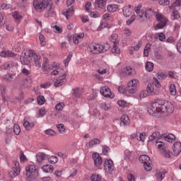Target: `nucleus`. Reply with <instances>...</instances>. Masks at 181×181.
Returning a JSON list of instances; mask_svg holds the SVG:
<instances>
[{"mask_svg": "<svg viewBox=\"0 0 181 181\" xmlns=\"http://www.w3.org/2000/svg\"><path fill=\"white\" fill-rule=\"evenodd\" d=\"M154 56H155L156 59H157V60L162 59V55L160 54V52H159V51H155Z\"/></svg>", "mask_w": 181, "mask_h": 181, "instance_id": "62", "label": "nucleus"}, {"mask_svg": "<svg viewBox=\"0 0 181 181\" xmlns=\"http://www.w3.org/2000/svg\"><path fill=\"white\" fill-rule=\"evenodd\" d=\"M12 9V6L11 4H6L5 3L0 4V11H8Z\"/></svg>", "mask_w": 181, "mask_h": 181, "instance_id": "36", "label": "nucleus"}, {"mask_svg": "<svg viewBox=\"0 0 181 181\" xmlns=\"http://www.w3.org/2000/svg\"><path fill=\"white\" fill-rule=\"evenodd\" d=\"M12 16L17 21H21V19H22V16H21V14H19V12L18 11H14L12 14Z\"/></svg>", "mask_w": 181, "mask_h": 181, "instance_id": "50", "label": "nucleus"}, {"mask_svg": "<svg viewBox=\"0 0 181 181\" xmlns=\"http://www.w3.org/2000/svg\"><path fill=\"white\" fill-rule=\"evenodd\" d=\"M107 2V0H95L94 5L96 8L98 7L100 8L101 9H104V8H105V4Z\"/></svg>", "mask_w": 181, "mask_h": 181, "instance_id": "18", "label": "nucleus"}, {"mask_svg": "<svg viewBox=\"0 0 181 181\" xmlns=\"http://www.w3.org/2000/svg\"><path fill=\"white\" fill-rule=\"evenodd\" d=\"M6 22V16H5V14L0 13V28H2L4 25H5Z\"/></svg>", "mask_w": 181, "mask_h": 181, "instance_id": "38", "label": "nucleus"}, {"mask_svg": "<svg viewBox=\"0 0 181 181\" xmlns=\"http://www.w3.org/2000/svg\"><path fill=\"white\" fill-rule=\"evenodd\" d=\"M63 108H64V103H58L55 106V109L57 110V111H62Z\"/></svg>", "mask_w": 181, "mask_h": 181, "instance_id": "57", "label": "nucleus"}, {"mask_svg": "<svg viewBox=\"0 0 181 181\" xmlns=\"http://www.w3.org/2000/svg\"><path fill=\"white\" fill-rule=\"evenodd\" d=\"M39 39L42 46H45L46 45V40H45V36L40 34L39 35Z\"/></svg>", "mask_w": 181, "mask_h": 181, "instance_id": "61", "label": "nucleus"}, {"mask_svg": "<svg viewBox=\"0 0 181 181\" xmlns=\"http://www.w3.org/2000/svg\"><path fill=\"white\" fill-rule=\"evenodd\" d=\"M12 67H13V62L11 61H8L1 66V68L3 69V70H9L12 69Z\"/></svg>", "mask_w": 181, "mask_h": 181, "instance_id": "21", "label": "nucleus"}, {"mask_svg": "<svg viewBox=\"0 0 181 181\" xmlns=\"http://www.w3.org/2000/svg\"><path fill=\"white\" fill-rule=\"evenodd\" d=\"M122 71L125 76H132L134 69L131 68V66H126Z\"/></svg>", "mask_w": 181, "mask_h": 181, "instance_id": "30", "label": "nucleus"}, {"mask_svg": "<svg viewBox=\"0 0 181 181\" xmlns=\"http://www.w3.org/2000/svg\"><path fill=\"white\" fill-rule=\"evenodd\" d=\"M88 51L90 52L91 53H93L94 54H98V45L97 44H95V45L90 44L88 47Z\"/></svg>", "mask_w": 181, "mask_h": 181, "instance_id": "19", "label": "nucleus"}, {"mask_svg": "<svg viewBox=\"0 0 181 181\" xmlns=\"http://www.w3.org/2000/svg\"><path fill=\"white\" fill-rule=\"evenodd\" d=\"M92 157L94 160L95 166H96V168L101 166L103 164V158L100 156V154L98 153H93Z\"/></svg>", "mask_w": 181, "mask_h": 181, "instance_id": "10", "label": "nucleus"}, {"mask_svg": "<svg viewBox=\"0 0 181 181\" xmlns=\"http://www.w3.org/2000/svg\"><path fill=\"white\" fill-rule=\"evenodd\" d=\"M13 132L15 135H19V134H21V127H19L18 124H14Z\"/></svg>", "mask_w": 181, "mask_h": 181, "instance_id": "46", "label": "nucleus"}, {"mask_svg": "<svg viewBox=\"0 0 181 181\" xmlns=\"http://www.w3.org/2000/svg\"><path fill=\"white\" fill-rule=\"evenodd\" d=\"M162 136H163V134L161 135L159 132H155L148 137V141H155V139L162 138Z\"/></svg>", "mask_w": 181, "mask_h": 181, "instance_id": "23", "label": "nucleus"}, {"mask_svg": "<svg viewBox=\"0 0 181 181\" xmlns=\"http://www.w3.org/2000/svg\"><path fill=\"white\" fill-rule=\"evenodd\" d=\"M137 15L141 22H145V21H146V20H144L145 18V11L144 10H141V11L137 13Z\"/></svg>", "mask_w": 181, "mask_h": 181, "instance_id": "41", "label": "nucleus"}, {"mask_svg": "<svg viewBox=\"0 0 181 181\" xmlns=\"http://www.w3.org/2000/svg\"><path fill=\"white\" fill-rule=\"evenodd\" d=\"M158 39L160 42H165L166 40V35L163 33H158Z\"/></svg>", "mask_w": 181, "mask_h": 181, "instance_id": "59", "label": "nucleus"}, {"mask_svg": "<svg viewBox=\"0 0 181 181\" xmlns=\"http://www.w3.org/2000/svg\"><path fill=\"white\" fill-rule=\"evenodd\" d=\"M0 56L1 57H15L16 54H15V53H13L11 51L6 50V51H2L0 53Z\"/></svg>", "mask_w": 181, "mask_h": 181, "instance_id": "17", "label": "nucleus"}, {"mask_svg": "<svg viewBox=\"0 0 181 181\" xmlns=\"http://www.w3.org/2000/svg\"><path fill=\"white\" fill-rule=\"evenodd\" d=\"M180 18V15L179 14V12H177V10H173V15H172V19H179Z\"/></svg>", "mask_w": 181, "mask_h": 181, "instance_id": "54", "label": "nucleus"}, {"mask_svg": "<svg viewBox=\"0 0 181 181\" xmlns=\"http://www.w3.org/2000/svg\"><path fill=\"white\" fill-rule=\"evenodd\" d=\"M165 141H167V142H172L176 139V136L173 134H168V136H163Z\"/></svg>", "mask_w": 181, "mask_h": 181, "instance_id": "40", "label": "nucleus"}, {"mask_svg": "<svg viewBox=\"0 0 181 181\" xmlns=\"http://www.w3.org/2000/svg\"><path fill=\"white\" fill-rule=\"evenodd\" d=\"M153 67H154V65L152 62H146L145 69H146V71H148V72L153 71Z\"/></svg>", "mask_w": 181, "mask_h": 181, "instance_id": "33", "label": "nucleus"}, {"mask_svg": "<svg viewBox=\"0 0 181 181\" xmlns=\"http://www.w3.org/2000/svg\"><path fill=\"white\" fill-rule=\"evenodd\" d=\"M102 177L100 175V174H92L90 176V180L91 181H101Z\"/></svg>", "mask_w": 181, "mask_h": 181, "instance_id": "37", "label": "nucleus"}, {"mask_svg": "<svg viewBox=\"0 0 181 181\" xmlns=\"http://www.w3.org/2000/svg\"><path fill=\"white\" fill-rule=\"evenodd\" d=\"M173 151L175 156H178L181 152V143L179 141L175 142L173 145Z\"/></svg>", "mask_w": 181, "mask_h": 181, "instance_id": "13", "label": "nucleus"}, {"mask_svg": "<svg viewBox=\"0 0 181 181\" xmlns=\"http://www.w3.org/2000/svg\"><path fill=\"white\" fill-rule=\"evenodd\" d=\"M33 5L37 12H43L45 11L48 18L54 15V9L52 7L53 2L51 0H42L41 1L34 0Z\"/></svg>", "mask_w": 181, "mask_h": 181, "instance_id": "2", "label": "nucleus"}, {"mask_svg": "<svg viewBox=\"0 0 181 181\" xmlns=\"http://www.w3.org/2000/svg\"><path fill=\"white\" fill-rule=\"evenodd\" d=\"M120 121L122 122L120 123V125H124V127H125V125H129L130 122L128 115H123L120 118Z\"/></svg>", "mask_w": 181, "mask_h": 181, "instance_id": "20", "label": "nucleus"}, {"mask_svg": "<svg viewBox=\"0 0 181 181\" xmlns=\"http://www.w3.org/2000/svg\"><path fill=\"white\" fill-rule=\"evenodd\" d=\"M25 176L27 181L35 180L39 177V170L35 165H30L25 168Z\"/></svg>", "mask_w": 181, "mask_h": 181, "instance_id": "3", "label": "nucleus"}, {"mask_svg": "<svg viewBox=\"0 0 181 181\" xmlns=\"http://www.w3.org/2000/svg\"><path fill=\"white\" fill-rule=\"evenodd\" d=\"M100 107L105 110V111H109V110H111V105L110 103H103L100 104Z\"/></svg>", "mask_w": 181, "mask_h": 181, "instance_id": "42", "label": "nucleus"}, {"mask_svg": "<svg viewBox=\"0 0 181 181\" xmlns=\"http://www.w3.org/2000/svg\"><path fill=\"white\" fill-rule=\"evenodd\" d=\"M108 152H110V147H108L107 146H103V153H104V155H108Z\"/></svg>", "mask_w": 181, "mask_h": 181, "instance_id": "63", "label": "nucleus"}, {"mask_svg": "<svg viewBox=\"0 0 181 181\" xmlns=\"http://www.w3.org/2000/svg\"><path fill=\"white\" fill-rule=\"evenodd\" d=\"M33 58L35 67H37V69H40L42 67V58L40 56H37V54H34Z\"/></svg>", "mask_w": 181, "mask_h": 181, "instance_id": "14", "label": "nucleus"}, {"mask_svg": "<svg viewBox=\"0 0 181 181\" xmlns=\"http://www.w3.org/2000/svg\"><path fill=\"white\" fill-rule=\"evenodd\" d=\"M169 90L171 95H176V86L175 84H171Z\"/></svg>", "mask_w": 181, "mask_h": 181, "instance_id": "51", "label": "nucleus"}, {"mask_svg": "<svg viewBox=\"0 0 181 181\" xmlns=\"http://www.w3.org/2000/svg\"><path fill=\"white\" fill-rule=\"evenodd\" d=\"M117 104L119 107H122V108L127 107V102L125 100H119Z\"/></svg>", "mask_w": 181, "mask_h": 181, "instance_id": "64", "label": "nucleus"}, {"mask_svg": "<svg viewBox=\"0 0 181 181\" xmlns=\"http://www.w3.org/2000/svg\"><path fill=\"white\" fill-rule=\"evenodd\" d=\"M138 83H139V81L136 79H133L127 83V91H128L129 94H135Z\"/></svg>", "mask_w": 181, "mask_h": 181, "instance_id": "7", "label": "nucleus"}, {"mask_svg": "<svg viewBox=\"0 0 181 181\" xmlns=\"http://www.w3.org/2000/svg\"><path fill=\"white\" fill-rule=\"evenodd\" d=\"M123 15L126 18H129L132 15V9H131V5L128 6H124L122 9Z\"/></svg>", "mask_w": 181, "mask_h": 181, "instance_id": "16", "label": "nucleus"}, {"mask_svg": "<svg viewBox=\"0 0 181 181\" xmlns=\"http://www.w3.org/2000/svg\"><path fill=\"white\" fill-rule=\"evenodd\" d=\"M157 77L158 78V80H165V78L168 77V75L162 73V72H158L157 74Z\"/></svg>", "mask_w": 181, "mask_h": 181, "instance_id": "55", "label": "nucleus"}, {"mask_svg": "<svg viewBox=\"0 0 181 181\" xmlns=\"http://www.w3.org/2000/svg\"><path fill=\"white\" fill-rule=\"evenodd\" d=\"M74 14V8L73 6L68 8L65 13H64V16H66V19H69L70 16H73Z\"/></svg>", "mask_w": 181, "mask_h": 181, "instance_id": "27", "label": "nucleus"}, {"mask_svg": "<svg viewBox=\"0 0 181 181\" xmlns=\"http://www.w3.org/2000/svg\"><path fill=\"white\" fill-rule=\"evenodd\" d=\"M20 173L21 171L11 168V170L8 172V176L11 179H14V177H16V176H19Z\"/></svg>", "mask_w": 181, "mask_h": 181, "instance_id": "26", "label": "nucleus"}, {"mask_svg": "<svg viewBox=\"0 0 181 181\" xmlns=\"http://www.w3.org/2000/svg\"><path fill=\"white\" fill-rule=\"evenodd\" d=\"M176 6H181V0H176L169 8L170 9H173V8H176Z\"/></svg>", "mask_w": 181, "mask_h": 181, "instance_id": "49", "label": "nucleus"}, {"mask_svg": "<svg viewBox=\"0 0 181 181\" xmlns=\"http://www.w3.org/2000/svg\"><path fill=\"white\" fill-rule=\"evenodd\" d=\"M156 19L159 23L156 25V30H158V29H163V28L166 26L168 18L160 14H157Z\"/></svg>", "mask_w": 181, "mask_h": 181, "instance_id": "6", "label": "nucleus"}, {"mask_svg": "<svg viewBox=\"0 0 181 181\" xmlns=\"http://www.w3.org/2000/svg\"><path fill=\"white\" fill-rule=\"evenodd\" d=\"M66 81H67V79H66V72H64L61 76L57 78V81L54 83V86L56 87H60L61 86H63Z\"/></svg>", "mask_w": 181, "mask_h": 181, "instance_id": "11", "label": "nucleus"}, {"mask_svg": "<svg viewBox=\"0 0 181 181\" xmlns=\"http://www.w3.org/2000/svg\"><path fill=\"white\" fill-rule=\"evenodd\" d=\"M112 53H116V54H119L120 49L117 47V44L113 45V47L112 49Z\"/></svg>", "mask_w": 181, "mask_h": 181, "instance_id": "56", "label": "nucleus"}, {"mask_svg": "<svg viewBox=\"0 0 181 181\" xmlns=\"http://www.w3.org/2000/svg\"><path fill=\"white\" fill-rule=\"evenodd\" d=\"M158 149H160V152H162L164 149H166V146H165V143L163 141H157L156 142Z\"/></svg>", "mask_w": 181, "mask_h": 181, "instance_id": "39", "label": "nucleus"}, {"mask_svg": "<svg viewBox=\"0 0 181 181\" xmlns=\"http://www.w3.org/2000/svg\"><path fill=\"white\" fill-rule=\"evenodd\" d=\"M118 9V5L117 4H110L107 6V12H110L111 13L116 12Z\"/></svg>", "mask_w": 181, "mask_h": 181, "instance_id": "28", "label": "nucleus"}, {"mask_svg": "<svg viewBox=\"0 0 181 181\" xmlns=\"http://www.w3.org/2000/svg\"><path fill=\"white\" fill-rule=\"evenodd\" d=\"M175 111V107L171 102L168 100H156L153 103L151 107L147 109V112L150 115H153L156 112H167V114H172Z\"/></svg>", "mask_w": 181, "mask_h": 181, "instance_id": "1", "label": "nucleus"}, {"mask_svg": "<svg viewBox=\"0 0 181 181\" xmlns=\"http://www.w3.org/2000/svg\"><path fill=\"white\" fill-rule=\"evenodd\" d=\"M57 128L60 134L66 133V129L64 128V124H57Z\"/></svg>", "mask_w": 181, "mask_h": 181, "instance_id": "43", "label": "nucleus"}, {"mask_svg": "<svg viewBox=\"0 0 181 181\" xmlns=\"http://www.w3.org/2000/svg\"><path fill=\"white\" fill-rule=\"evenodd\" d=\"M104 169L107 173L112 175L114 171V162L112 160H105L104 163Z\"/></svg>", "mask_w": 181, "mask_h": 181, "instance_id": "9", "label": "nucleus"}, {"mask_svg": "<svg viewBox=\"0 0 181 181\" xmlns=\"http://www.w3.org/2000/svg\"><path fill=\"white\" fill-rule=\"evenodd\" d=\"M37 101L39 105H43V104L46 103V99H45V96L39 95L37 98Z\"/></svg>", "mask_w": 181, "mask_h": 181, "instance_id": "44", "label": "nucleus"}, {"mask_svg": "<svg viewBox=\"0 0 181 181\" xmlns=\"http://www.w3.org/2000/svg\"><path fill=\"white\" fill-rule=\"evenodd\" d=\"M100 144H101V141H100V139H94L89 141L88 145H89L90 148H93V146H94V145H100Z\"/></svg>", "mask_w": 181, "mask_h": 181, "instance_id": "35", "label": "nucleus"}, {"mask_svg": "<svg viewBox=\"0 0 181 181\" xmlns=\"http://www.w3.org/2000/svg\"><path fill=\"white\" fill-rule=\"evenodd\" d=\"M59 159L57 158V156H52L48 158V162L49 163H52V165H54L57 162H58Z\"/></svg>", "mask_w": 181, "mask_h": 181, "instance_id": "45", "label": "nucleus"}, {"mask_svg": "<svg viewBox=\"0 0 181 181\" xmlns=\"http://www.w3.org/2000/svg\"><path fill=\"white\" fill-rule=\"evenodd\" d=\"M42 169L45 173H52L54 170V168L52 165H45L42 167Z\"/></svg>", "mask_w": 181, "mask_h": 181, "instance_id": "22", "label": "nucleus"}, {"mask_svg": "<svg viewBox=\"0 0 181 181\" xmlns=\"http://www.w3.org/2000/svg\"><path fill=\"white\" fill-rule=\"evenodd\" d=\"M13 163L14 166L12 168L21 172V164L18 161H13Z\"/></svg>", "mask_w": 181, "mask_h": 181, "instance_id": "58", "label": "nucleus"}, {"mask_svg": "<svg viewBox=\"0 0 181 181\" xmlns=\"http://www.w3.org/2000/svg\"><path fill=\"white\" fill-rule=\"evenodd\" d=\"M100 94H102V95H103V97H109L110 98H114V97H115V95L112 92H111V89H110L108 86L102 87L100 90Z\"/></svg>", "mask_w": 181, "mask_h": 181, "instance_id": "8", "label": "nucleus"}, {"mask_svg": "<svg viewBox=\"0 0 181 181\" xmlns=\"http://www.w3.org/2000/svg\"><path fill=\"white\" fill-rule=\"evenodd\" d=\"M3 80H5V81H8V83L13 80V74L11 73H7L5 75L2 76Z\"/></svg>", "mask_w": 181, "mask_h": 181, "instance_id": "31", "label": "nucleus"}, {"mask_svg": "<svg viewBox=\"0 0 181 181\" xmlns=\"http://www.w3.org/2000/svg\"><path fill=\"white\" fill-rule=\"evenodd\" d=\"M46 135H49V136H54L56 135V132H54L53 129H47L45 130Z\"/></svg>", "mask_w": 181, "mask_h": 181, "instance_id": "60", "label": "nucleus"}, {"mask_svg": "<svg viewBox=\"0 0 181 181\" xmlns=\"http://www.w3.org/2000/svg\"><path fill=\"white\" fill-rule=\"evenodd\" d=\"M146 93L149 94L150 95H153L159 94V90H156L155 88L153 87V84L148 83L146 87Z\"/></svg>", "mask_w": 181, "mask_h": 181, "instance_id": "12", "label": "nucleus"}, {"mask_svg": "<svg viewBox=\"0 0 181 181\" xmlns=\"http://www.w3.org/2000/svg\"><path fill=\"white\" fill-rule=\"evenodd\" d=\"M33 55L34 53L33 50L23 51L20 57L21 64H30V62H32V59L33 58Z\"/></svg>", "mask_w": 181, "mask_h": 181, "instance_id": "4", "label": "nucleus"}, {"mask_svg": "<svg viewBox=\"0 0 181 181\" xmlns=\"http://www.w3.org/2000/svg\"><path fill=\"white\" fill-rule=\"evenodd\" d=\"M109 49H110V44H108V42H106L104 45H98V53H104Z\"/></svg>", "mask_w": 181, "mask_h": 181, "instance_id": "15", "label": "nucleus"}, {"mask_svg": "<svg viewBox=\"0 0 181 181\" xmlns=\"http://www.w3.org/2000/svg\"><path fill=\"white\" fill-rule=\"evenodd\" d=\"M36 157H37V162H38V163H41V162H43L45 159L47 158V156L45 153H38Z\"/></svg>", "mask_w": 181, "mask_h": 181, "instance_id": "25", "label": "nucleus"}, {"mask_svg": "<svg viewBox=\"0 0 181 181\" xmlns=\"http://www.w3.org/2000/svg\"><path fill=\"white\" fill-rule=\"evenodd\" d=\"M153 86H155L156 88H160L162 87V85H160V83L156 78H153Z\"/></svg>", "mask_w": 181, "mask_h": 181, "instance_id": "53", "label": "nucleus"}, {"mask_svg": "<svg viewBox=\"0 0 181 181\" xmlns=\"http://www.w3.org/2000/svg\"><path fill=\"white\" fill-rule=\"evenodd\" d=\"M139 160L141 163H143L145 170L147 172L152 170V167L151 166V158L149 156L147 155H141L139 156Z\"/></svg>", "mask_w": 181, "mask_h": 181, "instance_id": "5", "label": "nucleus"}, {"mask_svg": "<svg viewBox=\"0 0 181 181\" xmlns=\"http://www.w3.org/2000/svg\"><path fill=\"white\" fill-rule=\"evenodd\" d=\"M160 153L165 158H170V151L168 150V148L163 150Z\"/></svg>", "mask_w": 181, "mask_h": 181, "instance_id": "52", "label": "nucleus"}, {"mask_svg": "<svg viewBox=\"0 0 181 181\" xmlns=\"http://www.w3.org/2000/svg\"><path fill=\"white\" fill-rule=\"evenodd\" d=\"M54 69V63L53 64H42V71H47V70H53Z\"/></svg>", "mask_w": 181, "mask_h": 181, "instance_id": "34", "label": "nucleus"}, {"mask_svg": "<svg viewBox=\"0 0 181 181\" xmlns=\"http://www.w3.org/2000/svg\"><path fill=\"white\" fill-rule=\"evenodd\" d=\"M156 177L158 181H162L165 178V173L162 171H157Z\"/></svg>", "mask_w": 181, "mask_h": 181, "instance_id": "32", "label": "nucleus"}, {"mask_svg": "<svg viewBox=\"0 0 181 181\" xmlns=\"http://www.w3.org/2000/svg\"><path fill=\"white\" fill-rule=\"evenodd\" d=\"M73 95L74 97H76V98H78L81 97V90H80V89L78 88H76V89H73Z\"/></svg>", "mask_w": 181, "mask_h": 181, "instance_id": "48", "label": "nucleus"}, {"mask_svg": "<svg viewBox=\"0 0 181 181\" xmlns=\"http://www.w3.org/2000/svg\"><path fill=\"white\" fill-rule=\"evenodd\" d=\"M23 127L25 128L27 131H29L30 129H32L33 127H35V124L30 123L28 120L24 119Z\"/></svg>", "mask_w": 181, "mask_h": 181, "instance_id": "29", "label": "nucleus"}, {"mask_svg": "<svg viewBox=\"0 0 181 181\" xmlns=\"http://www.w3.org/2000/svg\"><path fill=\"white\" fill-rule=\"evenodd\" d=\"M117 39H118V35L117 34H113L110 37V42L114 45H118L119 42Z\"/></svg>", "mask_w": 181, "mask_h": 181, "instance_id": "47", "label": "nucleus"}, {"mask_svg": "<svg viewBox=\"0 0 181 181\" xmlns=\"http://www.w3.org/2000/svg\"><path fill=\"white\" fill-rule=\"evenodd\" d=\"M155 15V11L152 10V8H147L145 11L144 18L143 21H146L148 18H151V16H153Z\"/></svg>", "mask_w": 181, "mask_h": 181, "instance_id": "24", "label": "nucleus"}]
</instances>
